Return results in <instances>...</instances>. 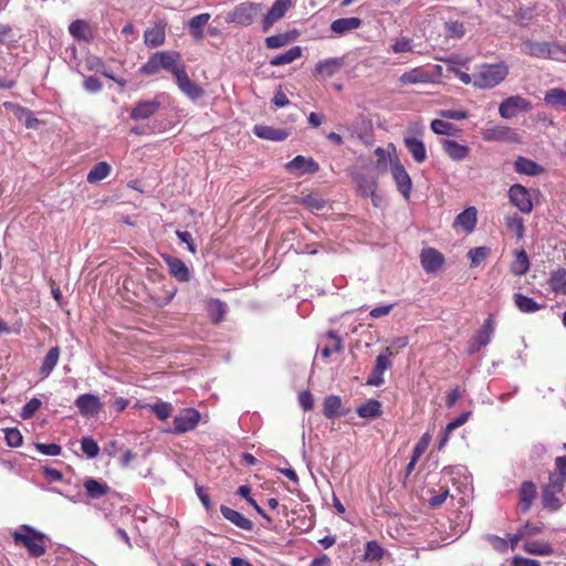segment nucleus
I'll return each mask as SVG.
<instances>
[{
	"instance_id": "nucleus-6",
	"label": "nucleus",
	"mask_w": 566,
	"mask_h": 566,
	"mask_svg": "<svg viewBox=\"0 0 566 566\" xmlns=\"http://www.w3.org/2000/svg\"><path fill=\"white\" fill-rule=\"evenodd\" d=\"M495 333V317L491 314L484 319L482 327L476 331L473 338L469 340L468 353H480L491 342L492 335Z\"/></svg>"
},
{
	"instance_id": "nucleus-46",
	"label": "nucleus",
	"mask_w": 566,
	"mask_h": 566,
	"mask_svg": "<svg viewBox=\"0 0 566 566\" xmlns=\"http://www.w3.org/2000/svg\"><path fill=\"white\" fill-rule=\"evenodd\" d=\"M327 339L329 344L321 349V355L323 358L331 357L333 353H342L343 343L339 336H337L333 331H329L327 333Z\"/></svg>"
},
{
	"instance_id": "nucleus-49",
	"label": "nucleus",
	"mask_w": 566,
	"mask_h": 566,
	"mask_svg": "<svg viewBox=\"0 0 566 566\" xmlns=\"http://www.w3.org/2000/svg\"><path fill=\"white\" fill-rule=\"evenodd\" d=\"M394 356V352L391 347H385L380 355L376 358V364L374 367V374H384V371L390 369L391 361L390 358Z\"/></svg>"
},
{
	"instance_id": "nucleus-28",
	"label": "nucleus",
	"mask_w": 566,
	"mask_h": 566,
	"mask_svg": "<svg viewBox=\"0 0 566 566\" xmlns=\"http://www.w3.org/2000/svg\"><path fill=\"white\" fill-rule=\"evenodd\" d=\"M512 130L505 126H492L482 130V138L486 142H506L511 139Z\"/></svg>"
},
{
	"instance_id": "nucleus-36",
	"label": "nucleus",
	"mask_w": 566,
	"mask_h": 566,
	"mask_svg": "<svg viewBox=\"0 0 566 566\" xmlns=\"http://www.w3.org/2000/svg\"><path fill=\"white\" fill-rule=\"evenodd\" d=\"M515 170L517 174H525L527 176L539 175L542 171L541 166L523 156H518L515 161Z\"/></svg>"
},
{
	"instance_id": "nucleus-37",
	"label": "nucleus",
	"mask_w": 566,
	"mask_h": 566,
	"mask_svg": "<svg viewBox=\"0 0 566 566\" xmlns=\"http://www.w3.org/2000/svg\"><path fill=\"white\" fill-rule=\"evenodd\" d=\"M253 133L262 139L279 142L283 139V130L274 128L270 125H254Z\"/></svg>"
},
{
	"instance_id": "nucleus-42",
	"label": "nucleus",
	"mask_w": 566,
	"mask_h": 566,
	"mask_svg": "<svg viewBox=\"0 0 566 566\" xmlns=\"http://www.w3.org/2000/svg\"><path fill=\"white\" fill-rule=\"evenodd\" d=\"M523 549L527 554L537 555V556H549L554 553L552 544L546 542H526L523 545Z\"/></svg>"
},
{
	"instance_id": "nucleus-2",
	"label": "nucleus",
	"mask_w": 566,
	"mask_h": 566,
	"mask_svg": "<svg viewBox=\"0 0 566 566\" xmlns=\"http://www.w3.org/2000/svg\"><path fill=\"white\" fill-rule=\"evenodd\" d=\"M510 74V65L504 61L495 64H482L474 73L473 86L480 90H492L499 86Z\"/></svg>"
},
{
	"instance_id": "nucleus-52",
	"label": "nucleus",
	"mask_w": 566,
	"mask_h": 566,
	"mask_svg": "<svg viewBox=\"0 0 566 566\" xmlns=\"http://www.w3.org/2000/svg\"><path fill=\"white\" fill-rule=\"evenodd\" d=\"M208 311H210L213 323H220L224 315V304L219 298H212L208 303Z\"/></svg>"
},
{
	"instance_id": "nucleus-57",
	"label": "nucleus",
	"mask_w": 566,
	"mask_h": 566,
	"mask_svg": "<svg viewBox=\"0 0 566 566\" xmlns=\"http://www.w3.org/2000/svg\"><path fill=\"white\" fill-rule=\"evenodd\" d=\"M431 129L434 134L438 135H453V125L443 120V119H434L431 122Z\"/></svg>"
},
{
	"instance_id": "nucleus-16",
	"label": "nucleus",
	"mask_w": 566,
	"mask_h": 566,
	"mask_svg": "<svg viewBox=\"0 0 566 566\" xmlns=\"http://www.w3.org/2000/svg\"><path fill=\"white\" fill-rule=\"evenodd\" d=\"M159 107L160 103L157 99L138 102L130 109V119L147 120L158 113Z\"/></svg>"
},
{
	"instance_id": "nucleus-61",
	"label": "nucleus",
	"mask_w": 566,
	"mask_h": 566,
	"mask_svg": "<svg viewBox=\"0 0 566 566\" xmlns=\"http://www.w3.org/2000/svg\"><path fill=\"white\" fill-rule=\"evenodd\" d=\"M35 448L39 452L45 454V455H60L61 454V447L57 443H43L38 442L35 444Z\"/></svg>"
},
{
	"instance_id": "nucleus-51",
	"label": "nucleus",
	"mask_w": 566,
	"mask_h": 566,
	"mask_svg": "<svg viewBox=\"0 0 566 566\" xmlns=\"http://www.w3.org/2000/svg\"><path fill=\"white\" fill-rule=\"evenodd\" d=\"M81 450L88 458H95L99 454L98 443L93 440L91 437H84L81 440Z\"/></svg>"
},
{
	"instance_id": "nucleus-63",
	"label": "nucleus",
	"mask_w": 566,
	"mask_h": 566,
	"mask_svg": "<svg viewBox=\"0 0 566 566\" xmlns=\"http://www.w3.org/2000/svg\"><path fill=\"white\" fill-rule=\"evenodd\" d=\"M84 87L87 92L95 93L102 90V83L99 78L94 76L85 77Z\"/></svg>"
},
{
	"instance_id": "nucleus-25",
	"label": "nucleus",
	"mask_w": 566,
	"mask_h": 566,
	"mask_svg": "<svg viewBox=\"0 0 566 566\" xmlns=\"http://www.w3.org/2000/svg\"><path fill=\"white\" fill-rule=\"evenodd\" d=\"M476 226V208L470 207L458 213L453 227H461L467 233L474 231Z\"/></svg>"
},
{
	"instance_id": "nucleus-58",
	"label": "nucleus",
	"mask_w": 566,
	"mask_h": 566,
	"mask_svg": "<svg viewBox=\"0 0 566 566\" xmlns=\"http://www.w3.org/2000/svg\"><path fill=\"white\" fill-rule=\"evenodd\" d=\"M392 53L400 54L412 51V40L410 38H399L391 44Z\"/></svg>"
},
{
	"instance_id": "nucleus-12",
	"label": "nucleus",
	"mask_w": 566,
	"mask_h": 566,
	"mask_svg": "<svg viewBox=\"0 0 566 566\" xmlns=\"http://www.w3.org/2000/svg\"><path fill=\"white\" fill-rule=\"evenodd\" d=\"M172 75L176 77L178 88L182 91V93L187 95L188 98L196 101L205 95V90L201 88L198 83H195L190 77H188L185 69L176 70L175 74Z\"/></svg>"
},
{
	"instance_id": "nucleus-59",
	"label": "nucleus",
	"mask_w": 566,
	"mask_h": 566,
	"mask_svg": "<svg viewBox=\"0 0 566 566\" xmlns=\"http://www.w3.org/2000/svg\"><path fill=\"white\" fill-rule=\"evenodd\" d=\"M441 118L448 120H464L469 117V113L467 109H441L439 112Z\"/></svg>"
},
{
	"instance_id": "nucleus-22",
	"label": "nucleus",
	"mask_w": 566,
	"mask_h": 566,
	"mask_svg": "<svg viewBox=\"0 0 566 566\" xmlns=\"http://www.w3.org/2000/svg\"><path fill=\"white\" fill-rule=\"evenodd\" d=\"M431 81L432 76L420 66L412 69L411 71L403 72V74L398 78V83L400 85L428 84Z\"/></svg>"
},
{
	"instance_id": "nucleus-44",
	"label": "nucleus",
	"mask_w": 566,
	"mask_h": 566,
	"mask_svg": "<svg viewBox=\"0 0 566 566\" xmlns=\"http://www.w3.org/2000/svg\"><path fill=\"white\" fill-rule=\"evenodd\" d=\"M384 557V549L376 541H369L365 544L363 558L365 562H379Z\"/></svg>"
},
{
	"instance_id": "nucleus-27",
	"label": "nucleus",
	"mask_w": 566,
	"mask_h": 566,
	"mask_svg": "<svg viewBox=\"0 0 566 566\" xmlns=\"http://www.w3.org/2000/svg\"><path fill=\"white\" fill-rule=\"evenodd\" d=\"M531 268V262L525 250L513 251V260L511 263V273L516 276L525 275Z\"/></svg>"
},
{
	"instance_id": "nucleus-60",
	"label": "nucleus",
	"mask_w": 566,
	"mask_h": 566,
	"mask_svg": "<svg viewBox=\"0 0 566 566\" xmlns=\"http://www.w3.org/2000/svg\"><path fill=\"white\" fill-rule=\"evenodd\" d=\"M542 531H543V524L542 523L534 524V523H531V522L524 523L517 530V532L523 533V536L525 538L538 535Z\"/></svg>"
},
{
	"instance_id": "nucleus-14",
	"label": "nucleus",
	"mask_w": 566,
	"mask_h": 566,
	"mask_svg": "<svg viewBox=\"0 0 566 566\" xmlns=\"http://www.w3.org/2000/svg\"><path fill=\"white\" fill-rule=\"evenodd\" d=\"M344 66L343 57H332L327 60H321L315 64L313 75L314 77H321L323 80L331 78L340 72Z\"/></svg>"
},
{
	"instance_id": "nucleus-43",
	"label": "nucleus",
	"mask_w": 566,
	"mask_h": 566,
	"mask_svg": "<svg viewBox=\"0 0 566 566\" xmlns=\"http://www.w3.org/2000/svg\"><path fill=\"white\" fill-rule=\"evenodd\" d=\"M211 19L209 13H200L191 18L190 22H188V28H190L191 35L195 39L200 40L202 38V29L208 23V20Z\"/></svg>"
},
{
	"instance_id": "nucleus-7",
	"label": "nucleus",
	"mask_w": 566,
	"mask_h": 566,
	"mask_svg": "<svg viewBox=\"0 0 566 566\" xmlns=\"http://www.w3.org/2000/svg\"><path fill=\"white\" fill-rule=\"evenodd\" d=\"M200 421V412L193 408H186L172 419V428L169 430L175 434H184L195 429Z\"/></svg>"
},
{
	"instance_id": "nucleus-64",
	"label": "nucleus",
	"mask_w": 566,
	"mask_h": 566,
	"mask_svg": "<svg viewBox=\"0 0 566 566\" xmlns=\"http://www.w3.org/2000/svg\"><path fill=\"white\" fill-rule=\"evenodd\" d=\"M539 562L531 558H526L522 555H515L512 558V566H539Z\"/></svg>"
},
{
	"instance_id": "nucleus-30",
	"label": "nucleus",
	"mask_w": 566,
	"mask_h": 566,
	"mask_svg": "<svg viewBox=\"0 0 566 566\" xmlns=\"http://www.w3.org/2000/svg\"><path fill=\"white\" fill-rule=\"evenodd\" d=\"M84 489L86 491V495L93 500L99 499L109 493V486L106 483L93 478L85 479Z\"/></svg>"
},
{
	"instance_id": "nucleus-1",
	"label": "nucleus",
	"mask_w": 566,
	"mask_h": 566,
	"mask_svg": "<svg viewBox=\"0 0 566 566\" xmlns=\"http://www.w3.org/2000/svg\"><path fill=\"white\" fill-rule=\"evenodd\" d=\"M566 484V455L558 457L554 462V471L548 474L547 483L543 484L542 505L548 511L555 512L562 509L563 502L559 495Z\"/></svg>"
},
{
	"instance_id": "nucleus-45",
	"label": "nucleus",
	"mask_w": 566,
	"mask_h": 566,
	"mask_svg": "<svg viewBox=\"0 0 566 566\" xmlns=\"http://www.w3.org/2000/svg\"><path fill=\"white\" fill-rule=\"evenodd\" d=\"M544 101L552 107L566 108V91L564 88H551L546 92Z\"/></svg>"
},
{
	"instance_id": "nucleus-48",
	"label": "nucleus",
	"mask_w": 566,
	"mask_h": 566,
	"mask_svg": "<svg viewBox=\"0 0 566 566\" xmlns=\"http://www.w3.org/2000/svg\"><path fill=\"white\" fill-rule=\"evenodd\" d=\"M490 254H491V250L489 247L483 245V247H476V248L470 249L468 252L470 266L471 268L479 266L481 263H483L485 261V259H488L490 256Z\"/></svg>"
},
{
	"instance_id": "nucleus-34",
	"label": "nucleus",
	"mask_w": 566,
	"mask_h": 566,
	"mask_svg": "<svg viewBox=\"0 0 566 566\" xmlns=\"http://www.w3.org/2000/svg\"><path fill=\"white\" fill-rule=\"evenodd\" d=\"M358 417L363 419H376L382 413L381 402L378 400H369L357 407L356 410Z\"/></svg>"
},
{
	"instance_id": "nucleus-8",
	"label": "nucleus",
	"mask_w": 566,
	"mask_h": 566,
	"mask_svg": "<svg viewBox=\"0 0 566 566\" xmlns=\"http://www.w3.org/2000/svg\"><path fill=\"white\" fill-rule=\"evenodd\" d=\"M285 170L290 175L300 178L305 175H313L319 171V165L312 157L297 155L291 161L285 164Z\"/></svg>"
},
{
	"instance_id": "nucleus-26",
	"label": "nucleus",
	"mask_w": 566,
	"mask_h": 566,
	"mask_svg": "<svg viewBox=\"0 0 566 566\" xmlns=\"http://www.w3.org/2000/svg\"><path fill=\"white\" fill-rule=\"evenodd\" d=\"M361 24L363 21L359 18H339L333 21L329 30L335 34L344 35L349 31L359 29Z\"/></svg>"
},
{
	"instance_id": "nucleus-32",
	"label": "nucleus",
	"mask_w": 566,
	"mask_h": 566,
	"mask_svg": "<svg viewBox=\"0 0 566 566\" xmlns=\"http://www.w3.org/2000/svg\"><path fill=\"white\" fill-rule=\"evenodd\" d=\"M524 53L541 60H547V41L526 40L523 42Z\"/></svg>"
},
{
	"instance_id": "nucleus-15",
	"label": "nucleus",
	"mask_w": 566,
	"mask_h": 566,
	"mask_svg": "<svg viewBox=\"0 0 566 566\" xmlns=\"http://www.w3.org/2000/svg\"><path fill=\"white\" fill-rule=\"evenodd\" d=\"M446 263V258L441 252L433 248H427L420 252V264L424 269L426 273L438 272L442 264Z\"/></svg>"
},
{
	"instance_id": "nucleus-31",
	"label": "nucleus",
	"mask_w": 566,
	"mask_h": 566,
	"mask_svg": "<svg viewBox=\"0 0 566 566\" xmlns=\"http://www.w3.org/2000/svg\"><path fill=\"white\" fill-rule=\"evenodd\" d=\"M60 358V348L59 346H53L50 348L49 352H46L41 368H39V374L43 378H46L50 376L52 370L56 367L57 361Z\"/></svg>"
},
{
	"instance_id": "nucleus-23",
	"label": "nucleus",
	"mask_w": 566,
	"mask_h": 566,
	"mask_svg": "<svg viewBox=\"0 0 566 566\" xmlns=\"http://www.w3.org/2000/svg\"><path fill=\"white\" fill-rule=\"evenodd\" d=\"M322 413L327 419L339 418L346 415V411L342 409V399L337 395H328L322 405Z\"/></svg>"
},
{
	"instance_id": "nucleus-4",
	"label": "nucleus",
	"mask_w": 566,
	"mask_h": 566,
	"mask_svg": "<svg viewBox=\"0 0 566 566\" xmlns=\"http://www.w3.org/2000/svg\"><path fill=\"white\" fill-rule=\"evenodd\" d=\"M179 59L178 52L172 51H161L151 54L147 63L143 64L140 67V72L147 75H154L161 70L174 71L178 69H185L184 65H178L177 61Z\"/></svg>"
},
{
	"instance_id": "nucleus-19",
	"label": "nucleus",
	"mask_w": 566,
	"mask_h": 566,
	"mask_svg": "<svg viewBox=\"0 0 566 566\" xmlns=\"http://www.w3.org/2000/svg\"><path fill=\"white\" fill-rule=\"evenodd\" d=\"M293 203H298L311 210H323L326 207V200L314 191L301 192L300 196L291 198Z\"/></svg>"
},
{
	"instance_id": "nucleus-9",
	"label": "nucleus",
	"mask_w": 566,
	"mask_h": 566,
	"mask_svg": "<svg viewBox=\"0 0 566 566\" xmlns=\"http://www.w3.org/2000/svg\"><path fill=\"white\" fill-rule=\"evenodd\" d=\"M390 169L394 181H396L397 189L406 200L410 199L412 181L410 175L406 171V168L400 164L399 159L396 158L390 160Z\"/></svg>"
},
{
	"instance_id": "nucleus-29",
	"label": "nucleus",
	"mask_w": 566,
	"mask_h": 566,
	"mask_svg": "<svg viewBox=\"0 0 566 566\" xmlns=\"http://www.w3.org/2000/svg\"><path fill=\"white\" fill-rule=\"evenodd\" d=\"M283 19V0H275L262 19V31L269 32L273 23Z\"/></svg>"
},
{
	"instance_id": "nucleus-39",
	"label": "nucleus",
	"mask_w": 566,
	"mask_h": 566,
	"mask_svg": "<svg viewBox=\"0 0 566 566\" xmlns=\"http://www.w3.org/2000/svg\"><path fill=\"white\" fill-rule=\"evenodd\" d=\"M111 172V166L106 161L95 164L91 171L87 172L86 180L88 184H97L105 180Z\"/></svg>"
},
{
	"instance_id": "nucleus-56",
	"label": "nucleus",
	"mask_w": 566,
	"mask_h": 566,
	"mask_svg": "<svg viewBox=\"0 0 566 566\" xmlns=\"http://www.w3.org/2000/svg\"><path fill=\"white\" fill-rule=\"evenodd\" d=\"M6 432V442L10 448L21 447L23 438L21 431L15 428H8L3 430Z\"/></svg>"
},
{
	"instance_id": "nucleus-24",
	"label": "nucleus",
	"mask_w": 566,
	"mask_h": 566,
	"mask_svg": "<svg viewBox=\"0 0 566 566\" xmlns=\"http://www.w3.org/2000/svg\"><path fill=\"white\" fill-rule=\"evenodd\" d=\"M403 144L406 149L409 150L413 161L421 164L427 160V149L424 143L418 137H405Z\"/></svg>"
},
{
	"instance_id": "nucleus-40",
	"label": "nucleus",
	"mask_w": 566,
	"mask_h": 566,
	"mask_svg": "<svg viewBox=\"0 0 566 566\" xmlns=\"http://www.w3.org/2000/svg\"><path fill=\"white\" fill-rule=\"evenodd\" d=\"M513 301H515L518 311L524 313H534L542 308V305L534 301V298L527 297L523 293L513 294Z\"/></svg>"
},
{
	"instance_id": "nucleus-38",
	"label": "nucleus",
	"mask_w": 566,
	"mask_h": 566,
	"mask_svg": "<svg viewBox=\"0 0 566 566\" xmlns=\"http://www.w3.org/2000/svg\"><path fill=\"white\" fill-rule=\"evenodd\" d=\"M165 42V30L160 27L147 29L144 32V43L148 48H157Z\"/></svg>"
},
{
	"instance_id": "nucleus-47",
	"label": "nucleus",
	"mask_w": 566,
	"mask_h": 566,
	"mask_svg": "<svg viewBox=\"0 0 566 566\" xmlns=\"http://www.w3.org/2000/svg\"><path fill=\"white\" fill-rule=\"evenodd\" d=\"M547 60L566 61V43L547 41Z\"/></svg>"
},
{
	"instance_id": "nucleus-21",
	"label": "nucleus",
	"mask_w": 566,
	"mask_h": 566,
	"mask_svg": "<svg viewBox=\"0 0 566 566\" xmlns=\"http://www.w3.org/2000/svg\"><path fill=\"white\" fill-rule=\"evenodd\" d=\"M536 496L535 484L531 481H525L520 485L518 490V509L521 512L526 513L532 509L534 499Z\"/></svg>"
},
{
	"instance_id": "nucleus-54",
	"label": "nucleus",
	"mask_w": 566,
	"mask_h": 566,
	"mask_svg": "<svg viewBox=\"0 0 566 566\" xmlns=\"http://www.w3.org/2000/svg\"><path fill=\"white\" fill-rule=\"evenodd\" d=\"M40 407H42L41 400H39L38 398L30 399V401H28L27 405H24L22 407V410L20 413L21 418L24 420L33 418L34 415L40 409Z\"/></svg>"
},
{
	"instance_id": "nucleus-17",
	"label": "nucleus",
	"mask_w": 566,
	"mask_h": 566,
	"mask_svg": "<svg viewBox=\"0 0 566 566\" xmlns=\"http://www.w3.org/2000/svg\"><path fill=\"white\" fill-rule=\"evenodd\" d=\"M441 149L449 158L455 163H460L467 159L470 154V148L468 145L448 138L441 140Z\"/></svg>"
},
{
	"instance_id": "nucleus-33",
	"label": "nucleus",
	"mask_w": 566,
	"mask_h": 566,
	"mask_svg": "<svg viewBox=\"0 0 566 566\" xmlns=\"http://www.w3.org/2000/svg\"><path fill=\"white\" fill-rule=\"evenodd\" d=\"M548 286H551L553 293L566 295V270L564 268H558L552 272Z\"/></svg>"
},
{
	"instance_id": "nucleus-18",
	"label": "nucleus",
	"mask_w": 566,
	"mask_h": 566,
	"mask_svg": "<svg viewBox=\"0 0 566 566\" xmlns=\"http://www.w3.org/2000/svg\"><path fill=\"white\" fill-rule=\"evenodd\" d=\"M164 262L168 265L169 274L179 282H189L191 273L186 263L177 256L164 255Z\"/></svg>"
},
{
	"instance_id": "nucleus-62",
	"label": "nucleus",
	"mask_w": 566,
	"mask_h": 566,
	"mask_svg": "<svg viewBox=\"0 0 566 566\" xmlns=\"http://www.w3.org/2000/svg\"><path fill=\"white\" fill-rule=\"evenodd\" d=\"M298 403L305 411H311L314 407L313 394L310 390H304L298 394Z\"/></svg>"
},
{
	"instance_id": "nucleus-55",
	"label": "nucleus",
	"mask_w": 566,
	"mask_h": 566,
	"mask_svg": "<svg viewBox=\"0 0 566 566\" xmlns=\"http://www.w3.org/2000/svg\"><path fill=\"white\" fill-rule=\"evenodd\" d=\"M486 541L489 545H491L492 549L499 552V553H506V551L510 549V546L507 545V541L504 537H499L494 534H488Z\"/></svg>"
},
{
	"instance_id": "nucleus-13",
	"label": "nucleus",
	"mask_w": 566,
	"mask_h": 566,
	"mask_svg": "<svg viewBox=\"0 0 566 566\" xmlns=\"http://www.w3.org/2000/svg\"><path fill=\"white\" fill-rule=\"evenodd\" d=\"M74 406L77 407L78 412L85 418H92L102 410L99 397L94 394H81L77 399L74 400Z\"/></svg>"
},
{
	"instance_id": "nucleus-11",
	"label": "nucleus",
	"mask_w": 566,
	"mask_h": 566,
	"mask_svg": "<svg viewBox=\"0 0 566 566\" xmlns=\"http://www.w3.org/2000/svg\"><path fill=\"white\" fill-rule=\"evenodd\" d=\"M510 202L515 206L520 212L528 214L533 210L531 192L521 185H513L509 190Z\"/></svg>"
},
{
	"instance_id": "nucleus-3",
	"label": "nucleus",
	"mask_w": 566,
	"mask_h": 566,
	"mask_svg": "<svg viewBox=\"0 0 566 566\" xmlns=\"http://www.w3.org/2000/svg\"><path fill=\"white\" fill-rule=\"evenodd\" d=\"M12 537L15 545H21L28 549L29 555L39 557L45 554L46 537L42 532H39L28 525H22L20 528L12 532Z\"/></svg>"
},
{
	"instance_id": "nucleus-50",
	"label": "nucleus",
	"mask_w": 566,
	"mask_h": 566,
	"mask_svg": "<svg viewBox=\"0 0 566 566\" xmlns=\"http://www.w3.org/2000/svg\"><path fill=\"white\" fill-rule=\"evenodd\" d=\"M431 497L428 499V505L431 509H438L446 503L449 496V490L446 486H441L437 490H431Z\"/></svg>"
},
{
	"instance_id": "nucleus-20",
	"label": "nucleus",
	"mask_w": 566,
	"mask_h": 566,
	"mask_svg": "<svg viewBox=\"0 0 566 566\" xmlns=\"http://www.w3.org/2000/svg\"><path fill=\"white\" fill-rule=\"evenodd\" d=\"M220 512L224 520L230 522L237 527H240L243 531H251L252 527H254V524L251 522L250 518H247L242 515L241 512H237L234 509L221 505Z\"/></svg>"
},
{
	"instance_id": "nucleus-10",
	"label": "nucleus",
	"mask_w": 566,
	"mask_h": 566,
	"mask_svg": "<svg viewBox=\"0 0 566 566\" xmlns=\"http://www.w3.org/2000/svg\"><path fill=\"white\" fill-rule=\"evenodd\" d=\"M532 107L531 102L521 95H513L504 99L499 105V114L504 119H510L517 115L520 112L530 111Z\"/></svg>"
},
{
	"instance_id": "nucleus-35",
	"label": "nucleus",
	"mask_w": 566,
	"mask_h": 566,
	"mask_svg": "<svg viewBox=\"0 0 566 566\" xmlns=\"http://www.w3.org/2000/svg\"><path fill=\"white\" fill-rule=\"evenodd\" d=\"M505 227L510 230L511 233L515 234L516 240L521 241L525 235V226L524 221L517 214H509L504 219Z\"/></svg>"
},
{
	"instance_id": "nucleus-5",
	"label": "nucleus",
	"mask_w": 566,
	"mask_h": 566,
	"mask_svg": "<svg viewBox=\"0 0 566 566\" xmlns=\"http://www.w3.org/2000/svg\"><path fill=\"white\" fill-rule=\"evenodd\" d=\"M263 4L254 2H242L229 11L226 18L227 23L251 25L262 15Z\"/></svg>"
},
{
	"instance_id": "nucleus-41",
	"label": "nucleus",
	"mask_w": 566,
	"mask_h": 566,
	"mask_svg": "<svg viewBox=\"0 0 566 566\" xmlns=\"http://www.w3.org/2000/svg\"><path fill=\"white\" fill-rule=\"evenodd\" d=\"M70 33L74 39L87 41L92 38V30L88 27V23L84 20H76L70 24Z\"/></svg>"
},
{
	"instance_id": "nucleus-53",
	"label": "nucleus",
	"mask_w": 566,
	"mask_h": 566,
	"mask_svg": "<svg viewBox=\"0 0 566 566\" xmlns=\"http://www.w3.org/2000/svg\"><path fill=\"white\" fill-rule=\"evenodd\" d=\"M150 410L154 415H156L157 419L167 420L171 416L172 406L169 402L163 401L150 406Z\"/></svg>"
}]
</instances>
